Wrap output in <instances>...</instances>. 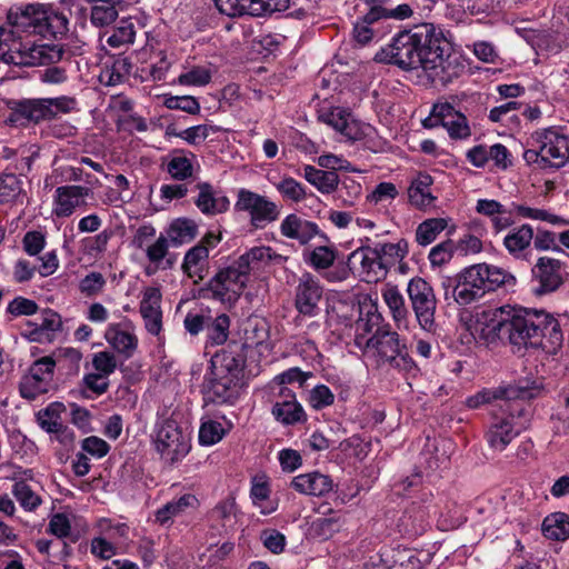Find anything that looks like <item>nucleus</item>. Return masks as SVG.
<instances>
[{
    "label": "nucleus",
    "mask_w": 569,
    "mask_h": 569,
    "mask_svg": "<svg viewBox=\"0 0 569 569\" xmlns=\"http://www.w3.org/2000/svg\"><path fill=\"white\" fill-rule=\"evenodd\" d=\"M34 3L19 9H10L8 27H0V59L7 64L31 67L50 64L62 59L63 49L58 44H34L22 42L17 31L34 33Z\"/></svg>",
    "instance_id": "obj_1"
},
{
    "label": "nucleus",
    "mask_w": 569,
    "mask_h": 569,
    "mask_svg": "<svg viewBox=\"0 0 569 569\" xmlns=\"http://www.w3.org/2000/svg\"><path fill=\"white\" fill-rule=\"evenodd\" d=\"M516 278L497 266L478 263L465 268L455 277L442 282L445 299L452 300L459 306H468L480 300L487 292L501 286H513Z\"/></svg>",
    "instance_id": "obj_2"
},
{
    "label": "nucleus",
    "mask_w": 569,
    "mask_h": 569,
    "mask_svg": "<svg viewBox=\"0 0 569 569\" xmlns=\"http://www.w3.org/2000/svg\"><path fill=\"white\" fill-rule=\"evenodd\" d=\"M421 60V69L432 81L442 84L459 76L463 67L451 60V44L443 30L433 23H420L411 29Z\"/></svg>",
    "instance_id": "obj_3"
},
{
    "label": "nucleus",
    "mask_w": 569,
    "mask_h": 569,
    "mask_svg": "<svg viewBox=\"0 0 569 569\" xmlns=\"http://www.w3.org/2000/svg\"><path fill=\"white\" fill-rule=\"evenodd\" d=\"M533 309L500 308L487 325L488 336L507 340L515 352L533 349Z\"/></svg>",
    "instance_id": "obj_4"
},
{
    "label": "nucleus",
    "mask_w": 569,
    "mask_h": 569,
    "mask_svg": "<svg viewBox=\"0 0 569 569\" xmlns=\"http://www.w3.org/2000/svg\"><path fill=\"white\" fill-rule=\"evenodd\" d=\"M355 345L365 355L375 357L378 365L409 371L413 368V361L408 356L406 345L401 342L399 335L391 330L389 325L378 327L371 337L362 333L355 337Z\"/></svg>",
    "instance_id": "obj_5"
},
{
    "label": "nucleus",
    "mask_w": 569,
    "mask_h": 569,
    "mask_svg": "<svg viewBox=\"0 0 569 569\" xmlns=\"http://www.w3.org/2000/svg\"><path fill=\"white\" fill-rule=\"evenodd\" d=\"M501 411V416L492 417L486 432L489 447L499 452L503 451L526 429L525 422L521 421L526 411L522 400L506 401V408Z\"/></svg>",
    "instance_id": "obj_6"
},
{
    "label": "nucleus",
    "mask_w": 569,
    "mask_h": 569,
    "mask_svg": "<svg viewBox=\"0 0 569 569\" xmlns=\"http://www.w3.org/2000/svg\"><path fill=\"white\" fill-rule=\"evenodd\" d=\"M248 281L249 273L240 268V263L236 260L232 264L217 272L204 290L210 292L209 298L232 307L239 300Z\"/></svg>",
    "instance_id": "obj_7"
},
{
    "label": "nucleus",
    "mask_w": 569,
    "mask_h": 569,
    "mask_svg": "<svg viewBox=\"0 0 569 569\" xmlns=\"http://www.w3.org/2000/svg\"><path fill=\"white\" fill-rule=\"evenodd\" d=\"M236 211L246 212L250 226L256 229H264L280 217V206L266 196L248 189H240L234 203Z\"/></svg>",
    "instance_id": "obj_8"
},
{
    "label": "nucleus",
    "mask_w": 569,
    "mask_h": 569,
    "mask_svg": "<svg viewBox=\"0 0 569 569\" xmlns=\"http://www.w3.org/2000/svg\"><path fill=\"white\" fill-rule=\"evenodd\" d=\"M538 150H529L526 152L527 159L536 157L535 161L539 162L543 168L563 167L569 161V136L549 128L536 133Z\"/></svg>",
    "instance_id": "obj_9"
},
{
    "label": "nucleus",
    "mask_w": 569,
    "mask_h": 569,
    "mask_svg": "<svg viewBox=\"0 0 569 569\" xmlns=\"http://www.w3.org/2000/svg\"><path fill=\"white\" fill-rule=\"evenodd\" d=\"M407 293L421 329L433 332L437 299L432 287L425 279L415 277L408 282Z\"/></svg>",
    "instance_id": "obj_10"
},
{
    "label": "nucleus",
    "mask_w": 569,
    "mask_h": 569,
    "mask_svg": "<svg viewBox=\"0 0 569 569\" xmlns=\"http://www.w3.org/2000/svg\"><path fill=\"white\" fill-rule=\"evenodd\" d=\"M154 447L161 459L170 465L183 459L191 448L189 437L174 420H164L158 427Z\"/></svg>",
    "instance_id": "obj_11"
},
{
    "label": "nucleus",
    "mask_w": 569,
    "mask_h": 569,
    "mask_svg": "<svg viewBox=\"0 0 569 569\" xmlns=\"http://www.w3.org/2000/svg\"><path fill=\"white\" fill-rule=\"evenodd\" d=\"M375 60L392 63L402 69L421 68V60L411 29L399 32L390 44L376 53Z\"/></svg>",
    "instance_id": "obj_12"
},
{
    "label": "nucleus",
    "mask_w": 569,
    "mask_h": 569,
    "mask_svg": "<svg viewBox=\"0 0 569 569\" xmlns=\"http://www.w3.org/2000/svg\"><path fill=\"white\" fill-rule=\"evenodd\" d=\"M54 368L56 361L50 356L36 360L28 373L20 380L19 391L21 397L33 400L49 392L53 387Z\"/></svg>",
    "instance_id": "obj_13"
},
{
    "label": "nucleus",
    "mask_w": 569,
    "mask_h": 569,
    "mask_svg": "<svg viewBox=\"0 0 569 569\" xmlns=\"http://www.w3.org/2000/svg\"><path fill=\"white\" fill-rule=\"evenodd\" d=\"M536 332L533 333V350H542L556 355L562 347L563 333L558 319L550 312L533 309Z\"/></svg>",
    "instance_id": "obj_14"
},
{
    "label": "nucleus",
    "mask_w": 569,
    "mask_h": 569,
    "mask_svg": "<svg viewBox=\"0 0 569 569\" xmlns=\"http://www.w3.org/2000/svg\"><path fill=\"white\" fill-rule=\"evenodd\" d=\"M218 10L228 17L243 14L261 17L284 11L290 0H214Z\"/></svg>",
    "instance_id": "obj_15"
},
{
    "label": "nucleus",
    "mask_w": 569,
    "mask_h": 569,
    "mask_svg": "<svg viewBox=\"0 0 569 569\" xmlns=\"http://www.w3.org/2000/svg\"><path fill=\"white\" fill-rule=\"evenodd\" d=\"M318 120L353 141L365 138L370 129L348 109H318Z\"/></svg>",
    "instance_id": "obj_16"
},
{
    "label": "nucleus",
    "mask_w": 569,
    "mask_h": 569,
    "mask_svg": "<svg viewBox=\"0 0 569 569\" xmlns=\"http://www.w3.org/2000/svg\"><path fill=\"white\" fill-rule=\"evenodd\" d=\"M322 298L320 281L309 272L303 273L296 288L295 307L306 317H315L319 313V302Z\"/></svg>",
    "instance_id": "obj_17"
},
{
    "label": "nucleus",
    "mask_w": 569,
    "mask_h": 569,
    "mask_svg": "<svg viewBox=\"0 0 569 569\" xmlns=\"http://www.w3.org/2000/svg\"><path fill=\"white\" fill-rule=\"evenodd\" d=\"M34 33L42 37H57L68 30V19L52 6L34 3Z\"/></svg>",
    "instance_id": "obj_18"
},
{
    "label": "nucleus",
    "mask_w": 569,
    "mask_h": 569,
    "mask_svg": "<svg viewBox=\"0 0 569 569\" xmlns=\"http://www.w3.org/2000/svg\"><path fill=\"white\" fill-rule=\"evenodd\" d=\"M562 263L558 259L541 257L532 268L533 278L538 281V287L533 292L538 296L557 290L562 283L561 274Z\"/></svg>",
    "instance_id": "obj_19"
},
{
    "label": "nucleus",
    "mask_w": 569,
    "mask_h": 569,
    "mask_svg": "<svg viewBox=\"0 0 569 569\" xmlns=\"http://www.w3.org/2000/svg\"><path fill=\"white\" fill-rule=\"evenodd\" d=\"M91 190L83 186L68 184L54 191L53 213L57 217H70L78 208L87 204Z\"/></svg>",
    "instance_id": "obj_20"
},
{
    "label": "nucleus",
    "mask_w": 569,
    "mask_h": 569,
    "mask_svg": "<svg viewBox=\"0 0 569 569\" xmlns=\"http://www.w3.org/2000/svg\"><path fill=\"white\" fill-rule=\"evenodd\" d=\"M161 299V291L157 287H147L142 291L139 310L147 331L153 336L162 330Z\"/></svg>",
    "instance_id": "obj_21"
},
{
    "label": "nucleus",
    "mask_w": 569,
    "mask_h": 569,
    "mask_svg": "<svg viewBox=\"0 0 569 569\" xmlns=\"http://www.w3.org/2000/svg\"><path fill=\"white\" fill-rule=\"evenodd\" d=\"M197 189L199 193L194 204L204 216L213 217L229 210L230 200L228 197L216 191L210 183L200 182L197 184Z\"/></svg>",
    "instance_id": "obj_22"
},
{
    "label": "nucleus",
    "mask_w": 569,
    "mask_h": 569,
    "mask_svg": "<svg viewBox=\"0 0 569 569\" xmlns=\"http://www.w3.org/2000/svg\"><path fill=\"white\" fill-rule=\"evenodd\" d=\"M280 233L288 239L297 240L300 244H307L320 233V229L317 223L290 213L281 221Z\"/></svg>",
    "instance_id": "obj_23"
},
{
    "label": "nucleus",
    "mask_w": 569,
    "mask_h": 569,
    "mask_svg": "<svg viewBox=\"0 0 569 569\" xmlns=\"http://www.w3.org/2000/svg\"><path fill=\"white\" fill-rule=\"evenodd\" d=\"M281 401L272 407V415L283 425H295L306 420L302 406L297 401L295 393L287 387L280 389Z\"/></svg>",
    "instance_id": "obj_24"
},
{
    "label": "nucleus",
    "mask_w": 569,
    "mask_h": 569,
    "mask_svg": "<svg viewBox=\"0 0 569 569\" xmlns=\"http://www.w3.org/2000/svg\"><path fill=\"white\" fill-rule=\"evenodd\" d=\"M288 257L277 253L270 247H253L246 253L241 254L237 261L240 268H243L249 274L253 270H260L270 264H283Z\"/></svg>",
    "instance_id": "obj_25"
},
{
    "label": "nucleus",
    "mask_w": 569,
    "mask_h": 569,
    "mask_svg": "<svg viewBox=\"0 0 569 569\" xmlns=\"http://www.w3.org/2000/svg\"><path fill=\"white\" fill-rule=\"evenodd\" d=\"M290 486L302 495L323 496L332 490L333 482L329 476L313 471L293 477Z\"/></svg>",
    "instance_id": "obj_26"
},
{
    "label": "nucleus",
    "mask_w": 569,
    "mask_h": 569,
    "mask_svg": "<svg viewBox=\"0 0 569 569\" xmlns=\"http://www.w3.org/2000/svg\"><path fill=\"white\" fill-rule=\"evenodd\" d=\"M181 269L194 283L203 280L209 270V253L206 247L196 244L190 248L184 253Z\"/></svg>",
    "instance_id": "obj_27"
},
{
    "label": "nucleus",
    "mask_w": 569,
    "mask_h": 569,
    "mask_svg": "<svg viewBox=\"0 0 569 569\" xmlns=\"http://www.w3.org/2000/svg\"><path fill=\"white\" fill-rule=\"evenodd\" d=\"M476 211L490 219L496 232H501L515 223L511 210L493 199H479L476 203Z\"/></svg>",
    "instance_id": "obj_28"
},
{
    "label": "nucleus",
    "mask_w": 569,
    "mask_h": 569,
    "mask_svg": "<svg viewBox=\"0 0 569 569\" xmlns=\"http://www.w3.org/2000/svg\"><path fill=\"white\" fill-rule=\"evenodd\" d=\"M373 247H361L349 256L351 263L360 264V273L367 282H377L385 278V271L380 267Z\"/></svg>",
    "instance_id": "obj_29"
},
{
    "label": "nucleus",
    "mask_w": 569,
    "mask_h": 569,
    "mask_svg": "<svg viewBox=\"0 0 569 569\" xmlns=\"http://www.w3.org/2000/svg\"><path fill=\"white\" fill-rule=\"evenodd\" d=\"M240 380L227 376H212L208 386V399L216 403L233 405L239 397Z\"/></svg>",
    "instance_id": "obj_30"
},
{
    "label": "nucleus",
    "mask_w": 569,
    "mask_h": 569,
    "mask_svg": "<svg viewBox=\"0 0 569 569\" xmlns=\"http://www.w3.org/2000/svg\"><path fill=\"white\" fill-rule=\"evenodd\" d=\"M107 342L124 360L130 359L138 348V337L132 331L123 330L119 325H111L104 333Z\"/></svg>",
    "instance_id": "obj_31"
},
{
    "label": "nucleus",
    "mask_w": 569,
    "mask_h": 569,
    "mask_svg": "<svg viewBox=\"0 0 569 569\" xmlns=\"http://www.w3.org/2000/svg\"><path fill=\"white\" fill-rule=\"evenodd\" d=\"M381 297L383 302L387 305L397 328H407L409 310L398 287L391 283H386L381 289Z\"/></svg>",
    "instance_id": "obj_32"
},
{
    "label": "nucleus",
    "mask_w": 569,
    "mask_h": 569,
    "mask_svg": "<svg viewBox=\"0 0 569 569\" xmlns=\"http://www.w3.org/2000/svg\"><path fill=\"white\" fill-rule=\"evenodd\" d=\"M516 391L511 388H491V389H482L477 393L468 397L466 399V406L470 409H478L483 405L492 403L495 401H499V408L502 410L506 408V401H516L518 400L516 397Z\"/></svg>",
    "instance_id": "obj_33"
},
{
    "label": "nucleus",
    "mask_w": 569,
    "mask_h": 569,
    "mask_svg": "<svg viewBox=\"0 0 569 569\" xmlns=\"http://www.w3.org/2000/svg\"><path fill=\"white\" fill-rule=\"evenodd\" d=\"M211 375L227 376L240 380L243 368V359L229 350L216 353L211 359Z\"/></svg>",
    "instance_id": "obj_34"
},
{
    "label": "nucleus",
    "mask_w": 569,
    "mask_h": 569,
    "mask_svg": "<svg viewBox=\"0 0 569 569\" xmlns=\"http://www.w3.org/2000/svg\"><path fill=\"white\" fill-rule=\"evenodd\" d=\"M14 483L11 492L20 507L27 512L36 511L42 505V498L39 490L27 478H12Z\"/></svg>",
    "instance_id": "obj_35"
},
{
    "label": "nucleus",
    "mask_w": 569,
    "mask_h": 569,
    "mask_svg": "<svg viewBox=\"0 0 569 569\" xmlns=\"http://www.w3.org/2000/svg\"><path fill=\"white\" fill-rule=\"evenodd\" d=\"M375 252L378 253L377 258L380 267L385 271V277L390 267L395 266L398 261L402 260L409 251L408 241L400 239L396 243L378 242L373 246Z\"/></svg>",
    "instance_id": "obj_36"
},
{
    "label": "nucleus",
    "mask_w": 569,
    "mask_h": 569,
    "mask_svg": "<svg viewBox=\"0 0 569 569\" xmlns=\"http://www.w3.org/2000/svg\"><path fill=\"white\" fill-rule=\"evenodd\" d=\"M532 240L533 228L528 223H523L513 228L505 236L503 246L512 257L519 258L530 247Z\"/></svg>",
    "instance_id": "obj_37"
},
{
    "label": "nucleus",
    "mask_w": 569,
    "mask_h": 569,
    "mask_svg": "<svg viewBox=\"0 0 569 569\" xmlns=\"http://www.w3.org/2000/svg\"><path fill=\"white\" fill-rule=\"evenodd\" d=\"M432 178L429 174L420 173L408 189L409 201L418 209H427L433 206L436 197L430 192Z\"/></svg>",
    "instance_id": "obj_38"
},
{
    "label": "nucleus",
    "mask_w": 569,
    "mask_h": 569,
    "mask_svg": "<svg viewBox=\"0 0 569 569\" xmlns=\"http://www.w3.org/2000/svg\"><path fill=\"white\" fill-rule=\"evenodd\" d=\"M305 179L323 194L333 193L339 186V176L333 171H326L307 164L303 168Z\"/></svg>",
    "instance_id": "obj_39"
},
{
    "label": "nucleus",
    "mask_w": 569,
    "mask_h": 569,
    "mask_svg": "<svg viewBox=\"0 0 569 569\" xmlns=\"http://www.w3.org/2000/svg\"><path fill=\"white\" fill-rule=\"evenodd\" d=\"M138 28H141L139 19L132 17L121 19L107 37L106 42L112 48L132 44Z\"/></svg>",
    "instance_id": "obj_40"
},
{
    "label": "nucleus",
    "mask_w": 569,
    "mask_h": 569,
    "mask_svg": "<svg viewBox=\"0 0 569 569\" xmlns=\"http://www.w3.org/2000/svg\"><path fill=\"white\" fill-rule=\"evenodd\" d=\"M197 503L198 500L193 495H183L179 499L169 501L158 509L156 521L162 526L170 523L174 517L182 515L189 508H194Z\"/></svg>",
    "instance_id": "obj_41"
},
{
    "label": "nucleus",
    "mask_w": 569,
    "mask_h": 569,
    "mask_svg": "<svg viewBox=\"0 0 569 569\" xmlns=\"http://www.w3.org/2000/svg\"><path fill=\"white\" fill-rule=\"evenodd\" d=\"M230 317L226 313H220L216 318L207 321V346H222L224 345L230 335Z\"/></svg>",
    "instance_id": "obj_42"
},
{
    "label": "nucleus",
    "mask_w": 569,
    "mask_h": 569,
    "mask_svg": "<svg viewBox=\"0 0 569 569\" xmlns=\"http://www.w3.org/2000/svg\"><path fill=\"white\" fill-rule=\"evenodd\" d=\"M167 233V238L172 244L181 246L191 242L197 237L198 226L193 220L180 218L171 222Z\"/></svg>",
    "instance_id": "obj_43"
},
{
    "label": "nucleus",
    "mask_w": 569,
    "mask_h": 569,
    "mask_svg": "<svg viewBox=\"0 0 569 569\" xmlns=\"http://www.w3.org/2000/svg\"><path fill=\"white\" fill-rule=\"evenodd\" d=\"M338 251L333 246H317L303 252V260L315 270L329 269L337 259Z\"/></svg>",
    "instance_id": "obj_44"
},
{
    "label": "nucleus",
    "mask_w": 569,
    "mask_h": 569,
    "mask_svg": "<svg viewBox=\"0 0 569 569\" xmlns=\"http://www.w3.org/2000/svg\"><path fill=\"white\" fill-rule=\"evenodd\" d=\"M52 109H13L6 119V123L10 127H27L31 123L54 117Z\"/></svg>",
    "instance_id": "obj_45"
},
{
    "label": "nucleus",
    "mask_w": 569,
    "mask_h": 569,
    "mask_svg": "<svg viewBox=\"0 0 569 569\" xmlns=\"http://www.w3.org/2000/svg\"><path fill=\"white\" fill-rule=\"evenodd\" d=\"M446 218H430L423 220L416 229V241L419 246L426 247L432 243L437 237L448 227Z\"/></svg>",
    "instance_id": "obj_46"
},
{
    "label": "nucleus",
    "mask_w": 569,
    "mask_h": 569,
    "mask_svg": "<svg viewBox=\"0 0 569 569\" xmlns=\"http://www.w3.org/2000/svg\"><path fill=\"white\" fill-rule=\"evenodd\" d=\"M66 411V407L62 402H51L48 407L40 410L37 413V421L41 429L51 433L52 431L59 429L62 421V413Z\"/></svg>",
    "instance_id": "obj_47"
},
{
    "label": "nucleus",
    "mask_w": 569,
    "mask_h": 569,
    "mask_svg": "<svg viewBox=\"0 0 569 569\" xmlns=\"http://www.w3.org/2000/svg\"><path fill=\"white\" fill-rule=\"evenodd\" d=\"M542 531L546 538L566 540L569 537V517L565 513H555L542 522Z\"/></svg>",
    "instance_id": "obj_48"
},
{
    "label": "nucleus",
    "mask_w": 569,
    "mask_h": 569,
    "mask_svg": "<svg viewBox=\"0 0 569 569\" xmlns=\"http://www.w3.org/2000/svg\"><path fill=\"white\" fill-rule=\"evenodd\" d=\"M226 425L227 427L213 419L204 420L199 429V442L204 446H212L219 442L232 428L230 421H226Z\"/></svg>",
    "instance_id": "obj_49"
},
{
    "label": "nucleus",
    "mask_w": 569,
    "mask_h": 569,
    "mask_svg": "<svg viewBox=\"0 0 569 569\" xmlns=\"http://www.w3.org/2000/svg\"><path fill=\"white\" fill-rule=\"evenodd\" d=\"M443 128L452 139H466L471 134L467 118L456 109H446Z\"/></svg>",
    "instance_id": "obj_50"
},
{
    "label": "nucleus",
    "mask_w": 569,
    "mask_h": 569,
    "mask_svg": "<svg viewBox=\"0 0 569 569\" xmlns=\"http://www.w3.org/2000/svg\"><path fill=\"white\" fill-rule=\"evenodd\" d=\"M244 341L250 347L262 345L269 337V327L262 318H249L244 326Z\"/></svg>",
    "instance_id": "obj_51"
},
{
    "label": "nucleus",
    "mask_w": 569,
    "mask_h": 569,
    "mask_svg": "<svg viewBox=\"0 0 569 569\" xmlns=\"http://www.w3.org/2000/svg\"><path fill=\"white\" fill-rule=\"evenodd\" d=\"M250 496L253 505L260 509L262 515H270L277 510V505L269 501L270 488L267 481L254 479Z\"/></svg>",
    "instance_id": "obj_52"
},
{
    "label": "nucleus",
    "mask_w": 569,
    "mask_h": 569,
    "mask_svg": "<svg viewBox=\"0 0 569 569\" xmlns=\"http://www.w3.org/2000/svg\"><path fill=\"white\" fill-rule=\"evenodd\" d=\"M512 208L521 218L547 221L555 226L569 224V220H566L557 214L550 213L543 209L531 208L525 204L517 203H512Z\"/></svg>",
    "instance_id": "obj_53"
},
{
    "label": "nucleus",
    "mask_w": 569,
    "mask_h": 569,
    "mask_svg": "<svg viewBox=\"0 0 569 569\" xmlns=\"http://www.w3.org/2000/svg\"><path fill=\"white\" fill-rule=\"evenodd\" d=\"M212 71L206 66H192L178 76V82L182 86H206L210 82Z\"/></svg>",
    "instance_id": "obj_54"
},
{
    "label": "nucleus",
    "mask_w": 569,
    "mask_h": 569,
    "mask_svg": "<svg viewBox=\"0 0 569 569\" xmlns=\"http://www.w3.org/2000/svg\"><path fill=\"white\" fill-rule=\"evenodd\" d=\"M274 187L286 200L301 202L306 199L307 193L305 187L291 177H284Z\"/></svg>",
    "instance_id": "obj_55"
},
{
    "label": "nucleus",
    "mask_w": 569,
    "mask_h": 569,
    "mask_svg": "<svg viewBox=\"0 0 569 569\" xmlns=\"http://www.w3.org/2000/svg\"><path fill=\"white\" fill-rule=\"evenodd\" d=\"M22 191V181L13 173L0 174V204L17 199Z\"/></svg>",
    "instance_id": "obj_56"
},
{
    "label": "nucleus",
    "mask_w": 569,
    "mask_h": 569,
    "mask_svg": "<svg viewBox=\"0 0 569 569\" xmlns=\"http://www.w3.org/2000/svg\"><path fill=\"white\" fill-rule=\"evenodd\" d=\"M223 130L219 126L199 124L181 130L180 132H172V134L183 139L190 144H197L204 141L210 132H219Z\"/></svg>",
    "instance_id": "obj_57"
},
{
    "label": "nucleus",
    "mask_w": 569,
    "mask_h": 569,
    "mask_svg": "<svg viewBox=\"0 0 569 569\" xmlns=\"http://www.w3.org/2000/svg\"><path fill=\"white\" fill-rule=\"evenodd\" d=\"M487 97L479 92L460 91L450 96L445 102H436L432 107H455L460 104H487Z\"/></svg>",
    "instance_id": "obj_58"
},
{
    "label": "nucleus",
    "mask_w": 569,
    "mask_h": 569,
    "mask_svg": "<svg viewBox=\"0 0 569 569\" xmlns=\"http://www.w3.org/2000/svg\"><path fill=\"white\" fill-rule=\"evenodd\" d=\"M167 171L174 180H186L193 173V167L187 157H172L167 163Z\"/></svg>",
    "instance_id": "obj_59"
},
{
    "label": "nucleus",
    "mask_w": 569,
    "mask_h": 569,
    "mask_svg": "<svg viewBox=\"0 0 569 569\" xmlns=\"http://www.w3.org/2000/svg\"><path fill=\"white\" fill-rule=\"evenodd\" d=\"M456 243L448 239L435 246L429 252V261L432 267H440L449 262L453 256Z\"/></svg>",
    "instance_id": "obj_60"
},
{
    "label": "nucleus",
    "mask_w": 569,
    "mask_h": 569,
    "mask_svg": "<svg viewBox=\"0 0 569 569\" xmlns=\"http://www.w3.org/2000/svg\"><path fill=\"white\" fill-rule=\"evenodd\" d=\"M118 18L116 7L107 4H94L91 9L90 21L96 27H107Z\"/></svg>",
    "instance_id": "obj_61"
},
{
    "label": "nucleus",
    "mask_w": 569,
    "mask_h": 569,
    "mask_svg": "<svg viewBox=\"0 0 569 569\" xmlns=\"http://www.w3.org/2000/svg\"><path fill=\"white\" fill-rule=\"evenodd\" d=\"M106 279L100 272L92 271L79 282V290L86 297H94L102 292Z\"/></svg>",
    "instance_id": "obj_62"
},
{
    "label": "nucleus",
    "mask_w": 569,
    "mask_h": 569,
    "mask_svg": "<svg viewBox=\"0 0 569 569\" xmlns=\"http://www.w3.org/2000/svg\"><path fill=\"white\" fill-rule=\"evenodd\" d=\"M131 62L128 58H118L111 69H107L102 72L101 78H107V84L113 86L131 72Z\"/></svg>",
    "instance_id": "obj_63"
},
{
    "label": "nucleus",
    "mask_w": 569,
    "mask_h": 569,
    "mask_svg": "<svg viewBox=\"0 0 569 569\" xmlns=\"http://www.w3.org/2000/svg\"><path fill=\"white\" fill-rule=\"evenodd\" d=\"M92 366L97 373L109 377L117 369V358L110 351H99L92 357Z\"/></svg>",
    "instance_id": "obj_64"
}]
</instances>
